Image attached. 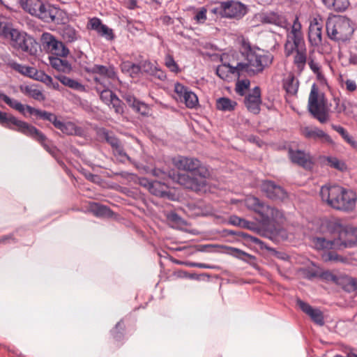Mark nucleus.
<instances>
[{
  "mask_svg": "<svg viewBox=\"0 0 357 357\" xmlns=\"http://www.w3.org/2000/svg\"><path fill=\"white\" fill-rule=\"evenodd\" d=\"M174 166L181 171L188 173H179L174 179L187 189L198 192L205 188L207 180L211 176L208 167L199 160L194 157L178 155L172 159Z\"/></svg>",
  "mask_w": 357,
  "mask_h": 357,
  "instance_id": "nucleus-1",
  "label": "nucleus"
},
{
  "mask_svg": "<svg viewBox=\"0 0 357 357\" xmlns=\"http://www.w3.org/2000/svg\"><path fill=\"white\" fill-rule=\"evenodd\" d=\"M243 61L238 62L242 76L250 77L261 73L269 67L273 61V56L264 50L252 47L250 43L243 41L240 50Z\"/></svg>",
  "mask_w": 357,
  "mask_h": 357,
  "instance_id": "nucleus-2",
  "label": "nucleus"
},
{
  "mask_svg": "<svg viewBox=\"0 0 357 357\" xmlns=\"http://www.w3.org/2000/svg\"><path fill=\"white\" fill-rule=\"evenodd\" d=\"M301 27V24L296 16L291 26V30L287 33L284 45V53L286 57L295 53L293 63L299 73L303 71L307 61V48Z\"/></svg>",
  "mask_w": 357,
  "mask_h": 357,
  "instance_id": "nucleus-3",
  "label": "nucleus"
},
{
  "mask_svg": "<svg viewBox=\"0 0 357 357\" xmlns=\"http://www.w3.org/2000/svg\"><path fill=\"white\" fill-rule=\"evenodd\" d=\"M319 194L322 202L336 210L351 211L356 208L357 195L351 190L338 185H324Z\"/></svg>",
  "mask_w": 357,
  "mask_h": 357,
  "instance_id": "nucleus-4",
  "label": "nucleus"
},
{
  "mask_svg": "<svg viewBox=\"0 0 357 357\" xmlns=\"http://www.w3.org/2000/svg\"><path fill=\"white\" fill-rule=\"evenodd\" d=\"M0 125L37 141L47 152L54 146L40 130L10 113L0 111Z\"/></svg>",
  "mask_w": 357,
  "mask_h": 357,
  "instance_id": "nucleus-5",
  "label": "nucleus"
},
{
  "mask_svg": "<svg viewBox=\"0 0 357 357\" xmlns=\"http://www.w3.org/2000/svg\"><path fill=\"white\" fill-rule=\"evenodd\" d=\"M22 8L27 13L41 20L50 23L58 20L59 10L40 0H19Z\"/></svg>",
  "mask_w": 357,
  "mask_h": 357,
  "instance_id": "nucleus-6",
  "label": "nucleus"
},
{
  "mask_svg": "<svg viewBox=\"0 0 357 357\" xmlns=\"http://www.w3.org/2000/svg\"><path fill=\"white\" fill-rule=\"evenodd\" d=\"M326 27L329 38L337 42L348 40L354 31L351 21L346 17L328 18Z\"/></svg>",
  "mask_w": 357,
  "mask_h": 357,
  "instance_id": "nucleus-7",
  "label": "nucleus"
},
{
  "mask_svg": "<svg viewBox=\"0 0 357 357\" xmlns=\"http://www.w3.org/2000/svg\"><path fill=\"white\" fill-rule=\"evenodd\" d=\"M85 71L93 75L96 86L110 87L113 82L119 79L117 72L113 65L95 64L91 67L86 68Z\"/></svg>",
  "mask_w": 357,
  "mask_h": 357,
  "instance_id": "nucleus-8",
  "label": "nucleus"
},
{
  "mask_svg": "<svg viewBox=\"0 0 357 357\" xmlns=\"http://www.w3.org/2000/svg\"><path fill=\"white\" fill-rule=\"evenodd\" d=\"M10 45L18 51L29 55H36L38 52V43L35 39L25 32L13 29L10 32Z\"/></svg>",
  "mask_w": 357,
  "mask_h": 357,
  "instance_id": "nucleus-9",
  "label": "nucleus"
},
{
  "mask_svg": "<svg viewBox=\"0 0 357 357\" xmlns=\"http://www.w3.org/2000/svg\"><path fill=\"white\" fill-rule=\"evenodd\" d=\"M245 206L252 211L259 213L266 221H277L283 218L282 213L278 209L266 205L256 197L249 196L245 199Z\"/></svg>",
  "mask_w": 357,
  "mask_h": 357,
  "instance_id": "nucleus-10",
  "label": "nucleus"
},
{
  "mask_svg": "<svg viewBox=\"0 0 357 357\" xmlns=\"http://www.w3.org/2000/svg\"><path fill=\"white\" fill-rule=\"evenodd\" d=\"M307 108L312 116L321 123L329 120V114L324 98H319L318 89L314 84L308 98Z\"/></svg>",
  "mask_w": 357,
  "mask_h": 357,
  "instance_id": "nucleus-11",
  "label": "nucleus"
},
{
  "mask_svg": "<svg viewBox=\"0 0 357 357\" xmlns=\"http://www.w3.org/2000/svg\"><path fill=\"white\" fill-rule=\"evenodd\" d=\"M222 17L240 19L247 13L246 6L239 1H222L212 10Z\"/></svg>",
  "mask_w": 357,
  "mask_h": 357,
  "instance_id": "nucleus-12",
  "label": "nucleus"
},
{
  "mask_svg": "<svg viewBox=\"0 0 357 357\" xmlns=\"http://www.w3.org/2000/svg\"><path fill=\"white\" fill-rule=\"evenodd\" d=\"M43 46L57 57L66 58L70 54V50L64 43L56 38L50 33H43L40 38Z\"/></svg>",
  "mask_w": 357,
  "mask_h": 357,
  "instance_id": "nucleus-13",
  "label": "nucleus"
},
{
  "mask_svg": "<svg viewBox=\"0 0 357 357\" xmlns=\"http://www.w3.org/2000/svg\"><path fill=\"white\" fill-rule=\"evenodd\" d=\"M261 190L268 199L273 200H283L287 197V193L283 188L271 181H264L261 183Z\"/></svg>",
  "mask_w": 357,
  "mask_h": 357,
  "instance_id": "nucleus-14",
  "label": "nucleus"
},
{
  "mask_svg": "<svg viewBox=\"0 0 357 357\" xmlns=\"http://www.w3.org/2000/svg\"><path fill=\"white\" fill-rule=\"evenodd\" d=\"M259 20L262 24H274L289 30L291 26L287 22L285 16L278 13L268 11L259 14Z\"/></svg>",
  "mask_w": 357,
  "mask_h": 357,
  "instance_id": "nucleus-15",
  "label": "nucleus"
},
{
  "mask_svg": "<svg viewBox=\"0 0 357 357\" xmlns=\"http://www.w3.org/2000/svg\"><path fill=\"white\" fill-rule=\"evenodd\" d=\"M174 91L179 99L184 102L187 107L195 108L198 105L199 101L197 95L183 84L176 83Z\"/></svg>",
  "mask_w": 357,
  "mask_h": 357,
  "instance_id": "nucleus-16",
  "label": "nucleus"
},
{
  "mask_svg": "<svg viewBox=\"0 0 357 357\" xmlns=\"http://www.w3.org/2000/svg\"><path fill=\"white\" fill-rule=\"evenodd\" d=\"M323 24L324 21L319 15L313 17L310 20L308 38L310 43L312 45H318L321 42V31Z\"/></svg>",
  "mask_w": 357,
  "mask_h": 357,
  "instance_id": "nucleus-17",
  "label": "nucleus"
},
{
  "mask_svg": "<svg viewBox=\"0 0 357 357\" xmlns=\"http://www.w3.org/2000/svg\"><path fill=\"white\" fill-rule=\"evenodd\" d=\"M216 75L222 80L228 82L232 80L233 75L238 78L242 76L238 63L236 66H232L229 63H222L216 68Z\"/></svg>",
  "mask_w": 357,
  "mask_h": 357,
  "instance_id": "nucleus-18",
  "label": "nucleus"
},
{
  "mask_svg": "<svg viewBox=\"0 0 357 357\" xmlns=\"http://www.w3.org/2000/svg\"><path fill=\"white\" fill-rule=\"evenodd\" d=\"M311 242L313 247L318 250L336 249L339 244L337 238H329L327 234L312 237Z\"/></svg>",
  "mask_w": 357,
  "mask_h": 357,
  "instance_id": "nucleus-19",
  "label": "nucleus"
},
{
  "mask_svg": "<svg viewBox=\"0 0 357 357\" xmlns=\"http://www.w3.org/2000/svg\"><path fill=\"white\" fill-rule=\"evenodd\" d=\"M337 241H339L338 248L352 247L357 244V228L341 229Z\"/></svg>",
  "mask_w": 357,
  "mask_h": 357,
  "instance_id": "nucleus-20",
  "label": "nucleus"
},
{
  "mask_svg": "<svg viewBox=\"0 0 357 357\" xmlns=\"http://www.w3.org/2000/svg\"><path fill=\"white\" fill-rule=\"evenodd\" d=\"M261 90L259 86H255L252 93H249L245 98V105L248 109L253 113L258 114L260 111Z\"/></svg>",
  "mask_w": 357,
  "mask_h": 357,
  "instance_id": "nucleus-21",
  "label": "nucleus"
},
{
  "mask_svg": "<svg viewBox=\"0 0 357 357\" xmlns=\"http://www.w3.org/2000/svg\"><path fill=\"white\" fill-rule=\"evenodd\" d=\"M302 133L304 137L307 139L320 140L322 142H326L328 144L333 143V139L327 133L317 127H305L302 130Z\"/></svg>",
  "mask_w": 357,
  "mask_h": 357,
  "instance_id": "nucleus-22",
  "label": "nucleus"
},
{
  "mask_svg": "<svg viewBox=\"0 0 357 357\" xmlns=\"http://www.w3.org/2000/svg\"><path fill=\"white\" fill-rule=\"evenodd\" d=\"M289 157L293 163L297 164L305 168H310L312 165L309 154L301 150H293L289 149Z\"/></svg>",
  "mask_w": 357,
  "mask_h": 357,
  "instance_id": "nucleus-23",
  "label": "nucleus"
},
{
  "mask_svg": "<svg viewBox=\"0 0 357 357\" xmlns=\"http://www.w3.org/2000/svg\"><path fill=\"white\" fill-rule=\"evenodd\" d=\"M122 97L128 105L136 112H138L143 116H147L149 114L150 110L149 106L144 102L137 100L132 94L127 93Z\"/></svg>",
  "mask_w": 357,
  "mask_h": 357,
  "instance_id": "nucleus-24",
  "label": "nucleus"
},
{
  "mask_svg": "<svg viewBox=\"0 0 357 357\" xmlns=\"http://www.w3.org/2000/svg\"><path fill=\"white\" fill-rule=\"evenodd\" d=\"M54 126L68 135L81 136L83 133V130L81 127L76 126L75 123L70 121L63 122L57 119Z\"/></svg>",
  "mask_w": 357,
  "mask_h": 357,
  "instance_id": "nucleus-25",
  "label": "nucleus"
},
{
  "mask_svg": "<svg viewBox=\"0 0 357 357\" xmlns=\"http://www.w3.org/2000/svg\"><path fill=\"white\" fill-rule=\"evenodd\" d=\"M49 59L51 67L59 73L68 74L73 70L71 63L66 59L52 56Z\"/></svg>",
  "mask_w": 357,
  "mask_h": 357,
  "instance_id": "nucleus-26",
  "label": "nucleus"
},
{
  "mask_svg": "<svg viewBox=\"0 0 357 357\" xmlns=\"http://www.w3.org/2000/svg\"><path fill=\"white\" fill-rule=\"evenodd\" d=\"M149 192L158 197H164L167 195V185L162 181H152L147 182Z\"/></svg>",
  "mask_w": 357,
  "mask_h": 357,
  "instance_id": "nucleus-27",
  "label": "nucleus"
},
{
  "mask_svg": "<svg viewBox=\"0 0 357 357\" xmlns=\"http://www.w3.org/2000/svg\"><path fill=\"white\" fill-rule=\"evenodd\" d=\"M26 109L30 114L38 116L43 120H47L52 123L53 125H54L57 120L56 116L53 113L36 109L29 105H26Z\"/></svg>",
  "mask_w": 357,
  "mask_h": 357,
  "instance_id": "nucleus-28",
  "label": "nucleus"
},
{
  "mask_svg": "<svg viewBox=\"0 0 357 357\" xmlns=\"http://www.w3.org/2000/svg\"><path fill=\"white\" fill-rule=\"evenodd\" d=\"M55 78L58 79L62 84L72 89L80 91H83L85 89L84 86L77 80L66 77V75H58L55 76Z\"/></svg>",
  "mask_w": 357,
  "mask_h": 357,
  "instance_id": "nucleus-29",
  "label": "nucleus"
},
{
  "mask_svg": "<svg viewBox=\"0 0 357 357\" xmlns=\"http://www.w3.org/2000/svg\"><path fill=\"white\" fill-rule=\"evenodd\" d=\"M11 67L13 69L23 75L27 76L34 79H38L36 77L38 74V71L33 67L24 66L17 63H12Z\"/></svg>",
  "mask_w": 357,
  "mask_h": 357,
  "instance_id": "nucleus-30",
  "label": "nucleus"
},
{
  "mask_svg": "<svg viewBox=\"0 0 357 357\" xmlns=\"http://www.w3.org/2000/svg\"><path fill=\"white\" fill-rule=\"evenodd\" d=\"M299 86L298 80L294 76L289 75L283 81V88L290 96L296 95Z\"/></svg>",
  "mask_w": 357,
  "mask_h": 357,
  "instance_id": "nucleus-31",
  "label": "nucleus"
},
{
  "mask_svg": "<svg viewBox=\"0 0 357 357\" xmlns=\"http://www.w3.org/2000/svg\"><path fill=\"white\" fill-rule=\"evenodd\" d=\"M89 210L97 217L110 216L112 213L107 206L96 202L89 204Z\"/></svg>",
  "mask_w": 357,
  "mask_h": 357,
  "instance_id": "nucleus-32",
  "label": "nucleus"
},
{
  "mask_svg": "<svg viewBox=\"0 0 357 357\" xmlns=\"http://www.w3.org/2000/svg\"><path fill=\"white\" fill-rule=\"evenodd\" d=\"M61 36L66 43H71L79 38L78 32L71 26H65L61 31Z\"/></svg>",
  "mask_w": 357,
  "mask_h": 357,
  "instance_id": "nucleus-33",
  "label": "nucleus"
},
{
  "mask_svg": "<svg viewBox=\"0 0 357 357\" xmlns=\"http://www.w3.org/2000/svg\"><path fill=\"white\" fill-rule=\"evenodd\" d=\"M20 90L24 94L31 97L32 98L36 100H44L45 96L43 94L42 91L39 90L37 87L33 85H26L24 86H20Z\"/></svg>",
  "mask_w": 357,
  "mask_h": 357,
  "instance_id": "nucleus-34",
  "label": "nucleus"
},
{
  "mask_svg": "<svg viewBox=\"0 0 357 357\" xmlns=\"http://www.w3.org/2000/svg\"><path fill=\"white\" fill-rule=\"evenodd\" d=\"M237 103L228 98H220L216 100V108L224 112L233 111Z\"/></svg>",
  "mask_w": 357,
  "mask_h": 357,
  "instance_id": "nucleus-35",
  "label": "nucleus"
},
{
  "mask_svg": "<svg viewBox=\"0 0 357 357\" xmlns=\"http://www.w3.org/2000/svg\"><path fill=\"white\" fill-rule=\"evenodd\" d=\"M229 250V253L243 261H245L246 262H252V261L255 260V257L250 255L238 248H233V247H228L227 248Z\"/></svg>",
  "mask_w": 357,
  "mask_h": 357,
  "instance_id": "nucleus-36",
  "label": "nucleus"
},
{
  "mask_svg": "<svg viewBox=\"0 0 357 357\" xmlns=\"http://www.w3.org/2000/svg\"><path fill=\"white\" fill-rule=\"evenodd\" d=\"M99 135L112 146V149L121 144L119 139L112 132L105 128L100 130Z\"/></svg>",
  "mask_w": 357,
  "mask_h": 357,
  "instance_id": "nucleus-37",
  "label": "nucleus"
},
{
  "mask_svg": "<svg viewBox=\"0 0 357 357\" xmlns=\"http://www.w3.org/2000/svg\"><path fill=\"white\" fill-rule=\"evenodd\" d=\"M96 89L100 93L101 100L107 105H109L113 96H116V94L109 89V87L96 86Z\"/></svg>",
  "mask_w": 357,
  "mask_h": 357,
  "instance_id": "nucleus-38",
  "label": "nucleus"
},
{
  "mask_svg": "<svg viewBox=\"0 0 357 357\" xmlns=\"http://www.w3.org/2000/svg\"><path fill=\"white\" fill-rule=\"evenodd\" d=\"M107 26L103 24L101 20L98 17L91 18L87 24L88 29L96 31L99 36H101V33L105 31Z\"/></svg>",
  "mask_w": 357,
  "mask_h": 357,
  "instance_id": "nucleus-39",
  "label": "nucleus"
},
{
  "mask_svg": "<svg viewBox=\"0 0 357 357\" xmlns=\"http://www.w3.org/2000/svg\"><path fill=\"white\" fill-rule=\"evenodd\" d=\"M349 0H332L331 4L327 6L328 8L333 9L336 12H344L349 6Z\"/></svg>",
  "mask_w": 357,
  "mask_h": 357,
  "instance_id": "nucleus-40",
  "label": "nucleus"
},
{
  "mask_svg": "<svg viewBox=\"0 0 357 357\" xmlns=\"http://www.w3.org/2000/svg\"><path fill=\"white\" fill-rule=\"evenodd\" d=\"M165 65L172 73H178L181 71L172 55L168 54L165 56Z\"/></svg>",
  "mask_w": 357,
  "mask_h": 357,
  "instance_id": "nucleus-41",
  "label": "nucleus"
},
{
  "mask_svg": "<svg viewBox=\"0 0 357 357\" xmlns=\"http://www.w3.org/2000/svg\"><path fill=\"white\" fill-rule=\"evenodd\" d=\"M228 223L237 227H241L243 228H249L250 227V222L245 220L243 218H239L237 215H231L229 218Z\"/></svg>",
  "mask_w": 357,
  "mask_h": 357,
  "instance_id": "nucleus-42",
  "label": "nucleus"
},
{
  "mask_svg": "<svg viewBox=\"0 0 357 357\" xmlns=\"http://www.w3.org/2000/svg\"><path fill=\"white\" fill-rule=\"evenodd\" d=\"M13 29L10 24L6 21L5 18L0 17V36L5 38H8L10 32H11Z\"/></svg>",
  "mask_w": 357,
  "mask_h": 357,
  "instance_id": "nucleus-43",
  "label": "nucleus"
},
{
  "mask_svg": "<svg viewBox=\"0 0 357 357\" xmlns=\"http://www.w3.org/2000/svg\"><path fill=\"white\" fill-rule=\"evenodd\" d=\"M5 102L11 108L18 111L22 114L25 115L24 110L26 109V105H24L20 102L12 99L8 96L7 99L5 100Z\"/></svg>",
  "mask_w": 357,
  "mask_h": 357,
  "instance_id": "nucleus-44",
  "label": "nucleus"
},
{
  "mask_svg": "<svg viewBox=\"0 0 357 357\" xmlns=\"http://www.w3.org/2000/svg\"><path fill=\"white\" fill-rule=\"evenodd\" d=\"M311 319L317 325L323 326L324 324V318L322 312L319 309H314L308 315Z\"/></svg>",
  "mask_w": 357,
  "mask_h": 357,
  "instance_id": "nucleus-45",
  "label": "nucleus"
},
{
  "mask_svg": "<svg viewBox=\"0 0 357 357\" xmlns=\"http://www.w3.org/2000/svg\"><path fill=\"white\" fill-rule=\"evenodd\" d=\"M334 102L335 103V110L337 114L345 113L348 114L347 108L351 105V103L347 101L341 102L339 98H335Z\"/></svg>",
  "mask_w": 357,
  "mask_h": 357,
  "instance_id": "nucleus-46",
  "label": "nucleus"
},
{
  "mask_svg": "<svg viewBox=\"0 0 357 357\" xmlns=\"http://www.w3.org/2000/svg\"><path fill=\"white\" fill-rule=\"evenodd\" d=\"M109 105H112L114 112L118 114H123L124 112V103L116 96H113V99L110 101Z\"/></svg>",
  "mask_w": 357,
  "mask_h": 357,
  "instance_id": "nucleus-47",
  "label": "nucleus"
},
{
  "mask_svg": "<svg viewBox=\"0 0 357 357\" xmlns=\"http://www.w3.org/2000/svg\"><path fill=\"white\" fill-rule=\"evenodd\" d=\"M125 330V324L122 320L119 321L115 328L111 331L114 338L119 340L123 337V331Z\"/></svg>",
  "mask_w": 357,
  "mask_h": 357,
  "instance_id": "nucleus-48",
  "label": "nucleus"
},
{
  "mask_svg": "<svg viewBox=\"0 0 357 357\" xmlns=\"http://www.w3.org/2000/svg\"><path fill=\"white\" fill-rule=\"evenodd\" d=\"M112 151L114 155L121 161H124L126 159L130 160V157L126 153L121 144L113 149Z\"/></svg>",
  "mask_w": 357,
  "mask_h": 357,
  "instance_id": "nucleus-49",
  "label": "nucleus"
},
{
  "mask_svg": "<svg viewBox=\"0 0 357 357\" xmlns=\"http://www.w3.org/2000/svg\"><path fill=\"white\" fill-rule=\"evenodd\" d=\"M300 272L301 273L303 277L307 280H312L319 275L317 271L315 269L310 267L301 268Z\"/></svg>",
  "mask_w": 357,
  "mask_h": 357,
  "instance_id": "nucleus-50",
  "label": "nucleus"
},
{
  "mask_svg": "<svg viewBox=\"0 0 357 357\" xmlns=\"http://www.w3.org/2000/svg\"><path fill=\"white\" fill-rule=\"evenodd\" d=\"M344 289L347 291H352L357 290V278L349 277L346 279Z\"/></svg>",
  "mask_w": 357,
  "mask_h": 357,
  "instance_id": "nucleus-51",
  "label": "nucleus"
},
{
  "mask_svg": "<svg viewBox=\"0 0 357 357\" xmlns=\"http://www.w3.org/2000/svg\"><path fill=\"white\" fill-rule=\"evenodd\" d=\"M326 160L328 165L335 169L342 170L344 168V163L340 162L337 158L327 157Z\"/></svg>",
  "mask_w": 357,
  "mask_h": 357,
  "instance_id": "nucleus-52",
  "label": "nucleus"
},
{
  "mask_svg": "<svg viewBox=\"0 0 357 357\" xmlns=\"http://www.w3.org/2000/svg\"><path fill=\"white\" fill-rule=\"evenodd\" d=\"M325 261H342V257L334 252H328L323 255Z\"/></svg>",
  "mask_w": 357,
  "mask_h": 357,
  "instance_id": "nucleus-53",
  "label": "nucleus"
},
{
  "mask_svg": "<svg viewBox=\"0 0 357 357\" xmlns=\"http://www.w3.org/2000/svg\"><path fill=\"white\" fill-rule=\"evenodd\" d=\"M296 303L298 306L301 308V310L307 315H309L311 313V312L314 309L308 303L303 301L301 299H298Z\"/></svg>",
  "mask_w": 357,
  "mask_h": 357,
  "instance_id": "nucleus-54",
  "label": "nucleus"
},
{
  "mask_svg": "<svg viewBox=\"0 0 357 357\" xmlns=\"http://www.w3.org/2000/svg\"><path fill=\"white\" fill-rule=\"evenodd\" d=\"M155 66L151 61H144L141 63V68L143 71L145 73H147L150 75L152 74L153 71L154 70Z\"/></svg>",
  "mask_w": 357,
  "mask_h": 357,
  "instance_id": "nucleus-55",
  "label": "nucleus"
},
{
  "mask_svg": "<svg viewBox=\"0 0 357 357\" xmlns=\"http://www.w3.org/2000/svg\"><path fill=\"white\" fill-rule=\"evenodd\" d=\"M36 77H38V79H36V80H40L46 84L47 86H50L53 81L52 77L43 72H38Z\"/></svg>",
  "mask_w": 357,
  "mask_h": 357,
  "instance_id": "nucleus-56",
  "label": "nucleus"
},
{
  "mask_svg": "<svg viewBox=\"0 0 357 357\" xmlns=\"http://www.w3.org/2000/svg\"><path fill=\"white\" fill-rule=\"evenodd\" d=\"M82 174L87 180L94 183H99L101 181V178L98 175L93 174L89 172L83 171Z\"/></svg>",
  "mask_w": 357,
  "mask_h": 357,
  "instance_id": "nucleus-57",
  "label": "nucleus"
},
{
  "mask_svg": "<svg viewBox=\"0 0 357 357\" xmlns=\"http://www.w3.org/2000/svg\"><path fill=\"white\" fill-rule=\"evenodd\" d=\"M151 75L161 81H164L167 78V75L165 72L161 70L160 68H158L157 67L155 68L154 70L153 71Z\"/></svg>",
  "mask_w": 357,
  "mask_h": 357,
  "instance_id": "nucleus-58",
  "label": "nucleus"
},
{
  "mask_svg": "<svg viewBox=\"0 0 357 357\" xmlns=\"http://www.w3.org/2000/svg\"><path fill=\"white\" fill-rule=\"evenodd\" d=\"M195 20L199 23L204 22L206 20V10L202 8L196 13Z\"/></svg>",
  "mask_w": 357,
  "mask_h": 357,
  "instance_id": "nucleus-59",
  "label": "nucleus"
},
{
  "mask_svg": "<svg viewBox=\"0 0 357 357\" xmlns=\"http://www.w3.org/2000/svg\"><path fill=\"white\" fill-rule=\"evenodd\" d=\"M250 81L248 79H242L238 81L236 84V89L238 92L243 91L250 86Z\"/></svg>",
  "mask_w": 357,
  "mask_h": 357,
  "instance_id": "nucleus-60",
  "label": "nucleus"
},
{
  "mask_svg": "<svg viewBox=\"0 0 357 357\" xmlns=\"http://www.w3.org/2000/svg\"><path fill=\"white\" fill-rule=\"evenodd\" d=\"M167 219L170 222H174L177 225H180L181 222H183L182 218L174 212H172L168 214Z\"/></svg>",
  "mask_w": 357,
  "mask_h": 357,
  "instance_id": "nucleus-61",
  "label": "nucleus"
},
{
  "mask_svg": "<svg viewBox=\"0 0 357 357\" xmlns=\"http://www.w3.org/2000/svg\"><path fill=\"white\" fill-rule=\"evenodd\" d=\"M100 36L105 38L107 40H112L115 38L113 30L108 26H107L105 31L101 33Z\"/></svg>",
  "mask_w": 357,
  "mask_h": 357,
  "instance_id": "nucleus-62",
  "label": "nucleus"
},
{
  "mask_svg": "<svg viewBox=\"0 0 357 357\" xmlns=\"http://www.w3.org/2000/svg\"><path fill=\"white\" fill-rule=\"evenodd\" d=\"M153 175L155 177L160 178L162 180H165L169 178V175L164 171L160 169H154L152 171Z\"/></svg>",
  "mask_w": 357,
  "mask_h": 357,
  "instance_id": "nucleus-63",
  "label": "nucleus"
},
{
  "mask_svg": "<svg viewBox=\"0 0 357 357\" xmlns=\"http://www.w3.org/2000/svg\"><path fill=\"white\" fill-rule=\"evenodd\" d=\"M308 65L314 73H318V71L321 70V66L319 63L316 62L312 59H310V61H308Z\"/></svg>",
  "mask_w": 357,
  "mask_h": 357,
  "instance_id": "nucleus-64",
  "label": "nucleus"
}]
</instances>
